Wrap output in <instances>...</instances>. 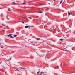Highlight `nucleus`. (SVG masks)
I'll return each mask as SVG.
<instances>
[{"label":"nucleus","instance_id":"f257e3e1","mask_svg":"<svg viewBox=\"0 0 75 75\" xmlns=\"http://www.w3.org/2000/svg\"><path fill=\"white\" fill-rule=\"evenodd\" d=\"M42 74H44L43 72H40V74H39L40 75H42Z\"/></svg>","mask_w":75,"mask_h":75},{"label":"nucleus","instance_id":"2f4dec72","mask_svg":"<svg viewBox=\"0 0 75 75\" xmlns=\"http://www.w3.org/2000/svg\"><path fill=\"white\" fill-rule=\"evenodd\" d=\"M47 52L48 53L49 52V51H47Z\"/></svg>","mask_w":75,"mask_h":75},{"label":"nucleus","instance_id":"1a4fd4ad","mask_svg":"<svg viewBox=\"0 0 75 75\" xmlns=\"http://www.w3.org/2000/svg\"><path fill=\"white\" fill-rule=\"evenodd\" d=\"M18 71L19 72H20V71H19L18 70V69H16V70L15 71Z\"/></svg>","mask_w":75,"mask_h":75},{"label":"nucleus","instance_id":"c9c22d12","mask_svg":"<svg viewBox=\"0 0 75 75\" xmlns=\"http://www.w3.org/2000/svg\"><path fill=\"white\" fill-rule=\"evenodd\" d=\"M4 28V29H5V28Z\"/></svg>","mask_w":75,"mask_h":75},{"label":"nucleus","instance_id":"bb28decb","mask_svg":"<svg viewBox=\"0 0 75 75\" xmlns=\"http://www.w3.org/2000/svg\"><path fill=\"white\" fill-rule=\"evenodd\" d=\"M69 31L70 32V33H71V30H69Z\"/></svg>","mask_w":75,"mask_h":75},{"label":"nucleus","instance_id":"c756f323","mask_svg":"<svg viewBox=\"0 0 75 75\" xmlns=\"http://www.w3.org/2000/svg\"><path fill=\"white\" fill-rule=\"evenodd\" d=\"M56 0H54V1H56Z\"/></svg>","mask_w":75,"mask_h":75},{"label":"nucleus","instance_id":"2eb2a0df","mask_svg":"<svg viewBox=\"0 0 75 75\" xmlns=\"http://www.w3.org/2000/svg\"><path fill=\"white\" fill-rule=\"evenodd\" d=\"M62 40H63V39H60V41H62Z\"/></svg>","mask_w":75,"mask_h":75},{"label":"nucleus","instance_id":"0eeeda50","mask_svg":"<svg viewBox=\"0 0 75 75\" xmlns=\"http://www.w3.org/2000/svg\"><path fill=\"white\" fill-rule=\"evenodd\" d=\"M14 36L15 37H17V35H16V34L14 35Z\"/></svg>","mask_w":75,"mask_h":75},{"label":"nucleus","instance_id":"c85d7f7f","mask_svg":"<svg viewBox=\"0 0 75 75\" xmlns=\"http://www.w3.org/2000/svg\"><path fill=\"white\" fill-rule=\"evenodd\" d=\"M47 40H49V41H51V40H50V39H47Z\"/></svg>","mask_w":75,"mask_h":75},{"label":"nucleus","instance_id":"6e6552de","mask_svg":"<svg viewBox=\"0 0 75 75\" xmlns=\"http://www.w3.org/2000/svg\"><path fill=\"white\" fill-rule=\"evenodd\" d=\"M62 1H63V0H61V1H60V4H61V3H62Z\"/></svg>","mask_w":75,"mask_h":75},{"label":"nucleus","instance_id":"9d476101","mask_svg":"<svg viewBox=\"0 0 75 75\" xmlns=\"http://www.w3.org/2000/svg\"><path fill=\"white\" fill-rule=\"evenodd\" d=\"M2 26H5V25L4 24H2Z\"/></svg>","mask_w":75,"mask_h":75},{"label":"nucleus","instance_id":"a878e982","mask_svg":"<svg viewBox=\"0 0 75 75\" xmlns=\"http://www.w3.org/2000/svg\"><path fill=\"white\" fill-rule=\"evenodd\" d=\"M48 4H49V5H50V3H48Z\"/></svg>","mask_w":75,"mask_h":75},{"label":"nucleus","instance_id":"e433bc0d","mask_svg":"<svg viewBox=\"0 0 75 75\" xmlns=\"http://www.w3.org/2000/svg\"><path fill=\"white\" fill-rule=\"evenodd\" d=\"M68 29H69V28H68Z\"/></svg>","mask_w":75,"mask_h":75},{"label":"nucleus","instance_id":"5701e85b","mask_svg":"<svg viewBox=\"0 0 75 75\" xmlns=\"http://www.w3.org/2000/svg\"><path fill=\"white\" fill-rule=\"evenodd\" d=\"M30 27H33V26H30Z\"/></svg>","mask_w":75,"mask_h":75},{"label":"nucleus","instance_id":"412c9836","mask_svg":"<svg viewBox=\"0 0 75 75\" xmlns=\"http://www.w3.org/2000/svg\"><path fill=\"white\" fill-rule=\"evenodd\" d=\"M10 37V38H12V36H11Z\"/></svg>","mask_w":75,"mask_h":75},{"label":"nucleus","instance_id":"b1692460","mask_svg":"<svg viewBox=\"0 0 75 75\" xmlns=\"http://www.w3.org/2000/svg\"><path fill=\"white\" fill-rule=\"evenodd\" d=\"M12 38H14L13 37H12Z\"/></svg>","mask_w":75,"mask_h":75},{"label":"nucleus","instance_id":"f8f14e48","mask_svg":"<svg viewBox=\"0 0 75 75\" xmlns=\"http://www.w3.org/2000/svg\"><path fill=\"white\" fill-rule=\"evenodd\" d=\"M3 47L4 46H2L1 47V48H3Z\"/></svg>","mask_w":75,"mask_h":75},{"label":"nucleus","instance_id":"aec40b11","mask_svg":"<svg viewBox=\"0 0 75 75\" xmlns=\"http://www.w3.org/2000/svg\"><path fill=\"white\" fill-rule=\"evenodd\" d=\"M42 13V12H40L39 13Z\"/></svg>","mask_w":75,"mask_h":75},{"label":"nucleus","instance_id":"ddd939ff","mask_svg":"<svg viewBox=\"0 0 75 75\" xmlns=\"http://www.w3.org/2000/svg\"><path fill=\"white\" fill-rule=\"evenodd\" d=\"M22 23H23V24H24V22H23V21H22Z\"/></svg>","mask_w":75,"mask_h":75},{"label":"nucleus","instance_id":"72a5a7b5","mask_svg":"<svg viewBox=\"0 0 75 75\" xmlns=\"http://www.w3.org/2000/svg\"><path fill=\"white\" fill-rule=\"evenodd\" d=\"M10 59H11V58H10Z\"/></svg>","mask_w":75,"mask_h":75},{"label":"nucleus","instance_id":"7c9ffc66","mask_svg":"<svg viewBox=\"0 0 75 75\" xmlns=\"http://www.w3.org/2000/svg\"><path fill=\"white\" fill-rule=\"evenodd\" d=\"M41 40L42 41V39H41Z\"/></svg>","mask_w":75,"mask_h":75},{"label":"nucleus","instance_id":"39448f33","mask_svg":"<svg viewBox=\"0 0 75 75\" xmlns=\"http://www.w3.org/2000/svg\"><path fill=\"white\" fill-rule=\"evenodd\" d=\"M68 14L70 16V15H71V12H69Z\"/></svg>","mask_w":75,"mask_h":75},{"label":"nucleus","instance_id":"6ab92c4d","mask_svg":"<svg viewBox=\"0 0 75 75\" xmlns=\"http://www.w3.org/2000/svg\"><path fill=\"white\" fill-rule=\"evenodd\" d=\"M8 10L9 11H11V10H10L9 9H8Z\"/></svg>","mask_w":75,"mask_h":75},{"label":"nucleus","instance_id":"f03ea898","mask_svg":"<svg viewBox=\"0 0 75 75\" xmlns=\"http://www.w3.org/2000/svg\"><path fill=\"white\" fill-rule=\"evenodd\" d=\"M37 40H40V38H36Z\"/></svg>","mask_w":75,"mask_h":75},{"label":"nucleus","instance_id":"f704fd0d","mask_svg":"<svg viewBox=\"0 0 75 75\" xmlns=\"http://www.w3.org/2000/svg\"><path fill=\"white\" fill-rule=\"evenodd\" d=\"M0 64H1V63H0Z\"/></svg>","mask_w":75,"mask_h":75},{"label":"nucleus","instance_id":"473e14b6","mask_svg":"<svg viewBox=\"0 0 75 75\" xmlns=\"http://www.w3.org/2000/svg\"><path fill=\"white\" fill-rule=\"evenodd\" d=\"M18 62V63H19V62Z\"/></svg>","mask_w":75,"mask_h":75},{"label":"nucleus","instance_id":"393cba45","mask_svg":"<svg viewBox=\"0 0 75 75\" xmlns=\"http://www.w3.org/2000/svg\"><path fill=\"white\" fill-rule=\"evenodd\" d=\"M29 31H30V28H29Z\"/></svg>","mask_w":75,"mask_h":75},{"label":"nucleus","instance_id":"423d86ee","mask_svg":"<svg viewBox=\"0 0 75 75\" xmlns=\"http://www.w3.org/2000/svg\"><path fill=\"white\" fill-rule=\"evenodd\" d=\"M28 17V18H30V19H32V18H31V17Z\"/></svg>","mask_w":75,"mask_h":75},{"label":"nucleus","instance_id":"20e7f679","mask_svg":"<svg viewBox=\"0 0 75 75\" xmlns=\"http://www.w3.org/2000/svg\"><path fill=\"white\" fill-rule=\"evenodd\" d=\"M8 37H10L11 35V34H9L7 35Z\"/></svg>","mask_w":75,"mask_h":75},{"label":"nucleus","instance_id":"4be33fe9","mask_svg":"<svg viewBox=\"0 0 75 75\" xmlns=\"http://www.w3.org/2000/svg\"><path fill=\"white\" fill-rule=\"evenodd\" d=\"M28 27L29 28H30V26H28Z\"/></svg>","mask_w":75,"mask_h":75},{"label":"nucleus","instance_id":"7ed1b4c3","mask_svg":"<svg viewBox=\"0 0 75 75\" xmlns=\"http://www.w3.org/2000/svg\"><path fill=\"white\" fill-rule=\"evenodd\" d=\"M28 27V26H25V28H27Z\"/></svg>","mask_w":75,"mask_h":75},{"label":"nucleus","instance_id":"4468645a","mask_svg":"<svg viewBox=\"0 0 75 75\" xmlns=\"http://www.w3.org/2000/svg\"><path fill=\"white\" fill-rule=\"evenodd\" d=\"M39 73H40V71H38V72H37L38 74H39Z\"/></svg>","mask_w":75,"mask_h":75},{"label":"nucleus","instance_id":"f3484780","mask_svg":"<svg viewBox=\"0 0 75 75\" xmlns=\"http://www.w3.org/2000/svg\"><path fill=\"white\" fill-rule=\"evenodd\" d=\"M56 30H57V29H54V31H56Z\"/></svg>","mask_w":75,"mask_h":75},{"label":"nucleus","instance_id":"cd10ccee","mask_svg":"<svg viewBox=\"0 0 75 75\" xmlns=\"http://www.w3.org/2000/svg\"><path fill=\"white\" fill-rule=\"evenodd\" d=\"M15 2H12V3H15Z\"/></svg>","mask_w":75,"mask_h":75},{"label":"nucleus","instance_id":"a211bd4d","mask_svg":"<svg viewBox=\"0 0 75 75\" xmlns=\"http://www.w3.org/2000/svg\"><path fill=\"white\" fill-rule=\"evenodd\" d=\"M22 4H25L26 3H23Z\"/></svg>","mask_w":75,"mask_h":75},{"label":"nucleus","instance_id":"9b49d317","mask_svg":"<svg viewBox=\"0 0 75 75\" xmlns=\"http://www.w3.org/2000/svg\"><path fill=\"white\" fill-rule=\"evenodd\" d=\"M62 35H63V36H65V35H64L63 33H62Z\"/></svg>","mask_w":75,"mask_h":75},{"label":"nucleus","instance_id":"dca6fc26","mask_svg":"<svg viewBox=\"0 0 75 75\" xmlns=\"http://www.w3.org/2000/svg\"><path fill=\"white\" fill-rule=\"evenodd\" d=\"M21 69H24V68L22 67H21Z\"/></svg>","mask_w":75,"mask_h":75}]
</instances>
